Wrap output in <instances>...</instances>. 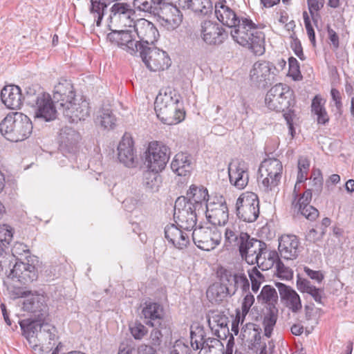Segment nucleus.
<instances>
[{"label": "nucleus", "instance_id": "obj_1", "mask_svg": "<svg viewBox=\"0 0 354 354\" xmlns=\"http://www.w3.org/2000/svg\"><path fill=\"white\" fill-rule=\"evenodd\" d=\"M215 15L223 25L232 28L233 40L255 55L265 53V35L250 19L239 17L226 2L215 5Z\"/></svg>", "mask_w": 354, "mask_h": 354}, {"label": "nucleus", "instance_id": "obj_2", "mask_svg": "<svg viewBox=\"0 0 354 354\" xmlns=\"http://www.w3.org/2000/svg\"><path fill=\"white\" fill-rule=\"evenodd\" d=\"M19 324L23 335L35 351L38 347L41 351L44 349H52L55 346L57 329L54 326L41 320L31 319L21 320Z\"/></svg>", "mask_w": 354, "mask_h": 354}, {"label": "nucleus", "instance_id": "obj_3", "mask_svg": "<svg viewBox=\"0 0 354 354\" xmlns=\"http://www.w3.org/2000/svg\"><path fill=\"white\" fill-rule=\"evenodd\" d=\"M180 95L171 87L161 89L154 102L157 117L168 125L178 124L185 118V113L179 106Z\"/></svg>", "mask_w": 354, "mask_h": 354}, {"label": "nucleus", "instance_id": "obj_4", "mask_svg": "<svg viewBox=\"0 0 354 354\" xmlns=\"http://www.w3.org/2000/svg\"><path fill=\"white\" fill-rule=\"evenodd\" d=\"M30 119L20 112L9 113L0 123V131L8 140L21 142L30 137L32 132Z\"/></svg>", "mask_w": 354, "mask_h": 354}, {"label": "nucleus", "instance_id": "obj_5", "mask_svg": "<svg viewBox=\"0 0 354 354\" xmlns=\"http://www.w3.org/2000/svg\"><path fill=\"white\" fill-rule=\"evenodd\" d=\"M265 103L270 110L284 112L294 105V92L286 84H277L267 92Z\"/></svg>", "mask_w": 354, "mask_h": 354}, {"label": "nucleus", "instance_id": "obj_6", "mask_svg": "<svg viewBox=\"0 0 354 354\" xmlns=\"http://www.w3.org/2000/svg\"><path fill=\"white\" fill-rule=\"evenodd\" d=\"M283 166L277 158L265 159L259 168L257 178L259 187L268 192L276 187L281 180Z\"/></svg>", "mask_w": 354, "mask_h": 354}, {"label": "nucleus", "instance_id": "obj_7", "mask_svg": "<svg viewBox=\"0 0 354 354\" xmlns=\"http://www.w3.org/2000/svg\"><path fill=\"white\" fill-rule=\"evenodd\" d=\"M236 215L244 222H254L259 215V201L258 196L253 192L241 194L236 203Z\"/></svg>", "mask_w": 354, "mask_h": 354}, {"label": "nucleus", "instance_id": "obj_8", "mask_svg": "<svg viewBox=\"0 0 354 354\" xmlns=\"http://www.w3.org/2000/svg\"><path fill=\"white\" fill-rule=\"evenodd\" d=\"M186 204L183 196L178 197L174 205V218L176 225L183 230L190 232L196 225L198 218L203 215Z\"/></svg>", "mask_w": 354, "mask_h": 354}, {"label": "nucleus", "instance_id": "obj_9", "mask_svg": "<svg viewBox=\"0 0 354 354\" xmlns=\"http://www.w3.org/2000/svg\"><path fill=\"white\" fill-rule=\"evenodd\" d=\"M143 62L151 71H161L171 66V59L167 52L156 47L143 45L139 51Z\"/></svg>", "mask_w": 354, "mask_h": 354}, {"label": "nucleus", "instance_id": "obj_10", "mask_svg": "<svg viewBox=\"0 0 354 354\" xmlns=\"http://www.w3.org/2000/svg\"><path fill=\"white\" fill-rule=\"evenodd\" d=\"M169 148L162 142H150L145 158L147 168L152 171H162L169 160Z\"/></svg>", "mask_w": 354, "mask_h": 354}, {"label": "nucleus", "instance_id": "obj_11", "mask_svg": "<svg viewBox=\"0 0 354 354\" xmlns=\"http://www.w3.org/2000/svg\"><path fill=\"white\" fill-rule=\"evenodd\" d=\"M192 239L198 248L210 251L221 243V234L216 229L198 226L193 230Z\"/></svg>", "mask_w": 354, "mask_h": 354}, {"label": "nucleus", "instance_id": "obj_12", "mask_svg": "<svg viewBox=\"0 0 354 354\" xmlns=\"http://www.w3.org/2000/svg\"><path fill=\"white\" fill-rule=\"evenodd\" d=\"M110 30L111 32L107 35L109 41L123 48L131 55L137 53L143 48V44L133 38L131 28L124 30H111V28Z\"/></svg>", "mask_w": 354, "mask_h": 354}, {"label": "nucleus", "instance_id": "obj_13", "mask_svg": "<svg viewBox=\"0 0 354 354\" xmlns=\"http://www.w3.org/2000/svg\"><path fill=\"white\" fill-rule=\"evenodd\" d=\"M293 200L292 202V208L295 212L300 213L310 221L315 220L319 216L318 210L310 203L312 199L311 189H306L302 194L299 195L296 192V186L294 187Z\"/></svg>", "mask_w": 354, "mask_h": 354}, {"label": "nucleus", "instance_id": "obj_14", "mask_svg": "<svg viewBox=\"0 0 354 354\" xmlns=\"http://www.w3.org/2000/svg\"><path fill=\"white\" fill-rule=\"evenodd\" d=\"M239 252L248 264H257L258 261L262 260L263 254L267 253V245L263 241L251 238L249 235Z\"/></svg>", "mask_w": 354, "mask_h": 354}, {"label": "nucleus", "instance_id": "obj_15", "mask_svg": "<svg viewBox=\"0 0 354 354\" xmlns=\"http://www.w3.org/2000/svg\"><path fill=\"white\" fill-rule=\"evenodd\" d=\"M201 35L203 40L209 45H219L227 37V32L219 24L205 20L201 24Z\"/></svg>", "mask_w": 354, "mask_h": 354}, {"label": "nucleus", "instance_id": "obj_16", "mask_svg": "<svg viewBox=\"0 0 354 354\" xmlns=\"http://www.w3.org/2000/svg\"><path fill=\"white\" fill-rule=\"evenodd\" d=\"M277 71L273 64L269 62L260 61L254 64L250 71V79L258 86L265 87L270 84Z\"/></svg>", "mask_w": 354, "mask_h": 354}, {"label": "nucleus", "instance_id": "obj_17", "mask_svg": "<svg viewBox=\"0 0 354 354\" xmlns=\"http://www.w3.org/2000/svg\"><path fill=\"white\" fill-rule=\"evenodd\" d=\"M209 222L214 225H224L229 217L228 208L225 200L221 196L209 202L204 213Z\"/></svg>", "mask_w": 354, "mask_h": 354}, {"label": "nucleus", "instance_id": "obj_18", "mask_svg": "<svg viewBox=\"0 0 354 354\" xmlns=\"http://www.w3.org/2000/svg\"><path fill=\"white\" fill-rule=\"evenodd\" d=\"M70 122H77L84 120L89 115L88 103L82 98L70 101L59 111Z\"/></svg>", "mask_w": 354, "mask_h": 354}, {"label": "nucleus", "instance_id": "obj_19", "mask_svg": "<svg viewBox=\"0 0 354 354\" xmlns=\"http://www.w3.org/2000/svg\"><path fill=\"white\" fill-rule=\"evenodd\" d=\"M37 277L35 266L17 261L8 274V279L26 285L35 281Z\"/></svg>", "mask_w": 354, "mask_h": 354}, {"label": "nucleus", "instance_id": "obj_20", "mask_svg": "<svg viewBox=\"0 0 354 354\" xmlns=\"http://www.w3.org/2000/svg\"><path fill=\"white\" fill-rule=\"evenodd\" d=\"M208 191L203 186H196L192 185L187 192L185 198L186 204L190 205V207L195 209L198 213L204 214L205 209L209 205Z\"/></svg>", "mask_w": 354, "mask_h": 354}, {"label": "nucleus", "instance_id": "obj_21", "mask_svg": "<svg viewBox=\"0 0 354 354\" xmlns=\"http://www.w3.org/2000/svg\"><path fill=\"white\" fill-rule=\"evenodd\" d=\"M132 28L140 39L139 43L145 46L153 44L159 37V32L153 23L140 18L134 21Z\"/></svg>", "mask_w": 354, "mask_h": 354}, {"label": "nucleus", "instance_id": "obj_22", "mask_svg": "<svg viewBox=\"0 0 354 354\" xmlns=\"http://www.w3.org/2000/svg\"><path fill=\"white\" fill-rule=\"evenodd\" d=\"M142 315L147 326L153 328H165L164 310L158 303L146 302L142 310Z\"/></svg>", "mask_w": 354, "mask_h": 354}, {"label": "nucleus", "instance_id": "obj_23", "mask_svg": "<svg viewBox=\"0 0 354 354\" xmlns=\"http://www.w3.org/2000/svg\"><path fill=\"white\" fill-rule=\"evenodd\" d=\"M75 92L71 80L60 79L55 86L53 90V98L59 111L64 108V105L71 100H74Z\"/></svg>", "mask_w": 354, "mask_h": 354}, {"label": "nucleus", "instance_id": "obj_24", "mask_svg": "<svg viewBox=\"0 0 354 354\" xmlns=\"http://www.w3.org/2000/svg\"><path fill=\"white\" fill-rule=\"evenodd\" d=\"M31 107L35 109V118H40L46 122H49L55 120L57 117V111L48 93L43 94L38 102Z\"/></svg>", "mask_w": 354, "mask_h": 354}, {"label": "nucleus", "instance_id": "obj_25", "mask_svg": "<svg viewBox=\"0 0 354 354\" xmlns=\"http://www.w3.org/2000/svg\"><path fill=\"white\" fill-rule=\"evenodd\" d=\"M118 158L127 167H135L138 163L134 151L133 141L129 136H124L118 147Z\"/></svg>", "mask_w": 354, "mask_h": 354}, {"label": "nucleus", "instance_id": "obj_26", "mask_svg": "<svg viewBox=\"0 0 354 354\" xmlns=\"http://www.w3.org/2000/svg\"><path fill=\"white\" fill-rule=\"evenodd\" d=\"M299 241L295 235L283 234L279 239L278 251L280 257L286 260L296 259L299 255Z\"/></svg>", "mask_w": 354, "mask_h": 354}, {"label": "nucleus", "instance_id": "obj_27", "mask_svg": "<svg viewBox=\"0 0 354 354\" xmlns=\"http://www.w3.org/2000/svg\"><path fill=\"white\" fill-rule=\"evenodd\" d=\"M228 174L230 183L239 189L248 183V167L243 162H231L228 166Z\"/></svg>", "mask_w": 354, "mask_h": 354}, {"label": "nucleus", "instance_id": "obj_28", "mask_svg": "<svg viewBox=\"0 0 354 354\" xmlns=\"http://www.w3.org/2000/svg\"><path fill=\"white\" fill-rule=\"evenodd\" d=\"M276 287L278 288L281 301L285 306L292 313L299 312L302 307L299 295L290 286L284 283L277 282Z\"/></svg>", "mask_w": 354, "mask_h": 354}, {"label": "nucleus", "instance_id": "obj_29", "mask_svg": "<svg viewBox=\"0 0 354 354\" xmlns=\"http://www.w3.org/2000/svg\"><path fill=\"white\" fill-rule=\"evenodd\" d=\"M135 15V11L131 6L126 3H115L111 8V15L109 18L111 22L114 21H122L124 26L132 28L134 23L131 19Z\"/></svg>", "mask_w": 354, "mask_h": 354}, {"label": "nucleus", "instance_id": "obj_30", "mask_svg": "<svg viewBox=\"0 0 354 354\" xmlns=\"http://www.w3.org/2000/svg\"><path fill=\"white\" fill-rule=\"evenodd\" d=\"M248 237V233L241 232L239 227L234 225H229L225 230L224 245L227 250L238 248L240 250Z\"/></svg>", "mask_w": 354, "mask_h": 354}, {"label": "nucleus", "instance_id": "obj_31", "mask_svg": "<svg viewBox=\"0 0 354 354\" xmlns=\"http://www.w3.org/2000/svg\"><path fill=\"white\" fill-rule=\"evenodd\" d=\"M183 230L174 224L167 225L165 228V238L178 249H183L189 243V236Z\"/></svg>", "mask_w": 354, "mask_h": 354}, {"label": "nucleus", "instance_id": "obj_32", "mask_svg": "<svg viewBox=\"0 0 354 354\" xmlns=\"http://www.w3.org/2000/svg\"><path fill=\"white\" fill-rule=\"evenodd\" d=\"M3 103L10 109H19L23 104L22 93L18 86H6L1 92Z\"/></svg>", "mask_w": 354, "mask_h": 354}, {"label": "nucleus", "instance_id": "obj_33", "mask_svg": "<svg viewBox=\"0 0 354 354\" xmlns=\"http://www.w3.org/2000/svg\"><path fill=\"white\" fill-rule=\"evenodd\" d=\"M179 7L183 10H190L197 15H206L212 12V4L210 0H179Z\"/></svg>", "mask_w": 354, "mask_h": 354}, {"label": "nucleus", "instance_id": "obj_34", "mask_svg": "<svg viewBox=\"0 0 354 354\" xmlns=\"http://www.w3.org/2000/svg\"><path fill=\"white\" fill-rule=\"evenodd\" d=\"M171 168L178 176H187L192 169L190 156L185 153H177L171 163Z\"/></svg>", "mask_w": 354, "mask_h": 354}, {"label": "nucleus", "instance_id": "obj_35", "mask_svg": "<svg viewBox=\"0 0 354 354\" xmlns=\"http://www.w3.org/2000/svg\"><path fill=\"white\" fill-rule=\"evenodd\" d=\"M116 118L112 109L108 106H103L98 111L96 122L104 129H112L116 124Z\"/></svg>", "mask_w": 354, "mask_h": 354}, {"label": "nucleus", "instance_id": "obj_36", "mask_svg": "<svg viewBox=\"0 0 354 354\" xmlns=\"http://www.w3.org/2000/svg\"><path fill=\"white\" fill-rule=\"evenodd\" d=\"M297 288L300 292H306L311 295L316 302L323 304L322 295L324 293V290L312 285L310 281L308 279L298 277L297 281Z\"/></svg>", "mask_w": 354, "mask_h": 354}, {"label": "nucleus", "instance_id": "obj_37", "mask_svg": "<svg viewBox=\"0 0 354 354\" xmlns=\"http://www.w3.org/2000/svg\"><path fill=\"white\" fill-rule=\"evenodd\" d=\"M26 299L23 303L24 310L30 313H37L42 310L44 307V296L37 293L32 294L28 291V295L24 296Z\"/></svg>", "mask_w": 354, "mask_h": 354}, {"label": "nucleus", "instance_id": "obj_38", "mask_svg": "<svg viewBox=\"0 0 354 354\" xmlns=\"http://www.w3.org/2000/svg\"><path fill=\"white\" fill-rule=\"evenodd\" d=\"M242 339L256 347L261 342V329L254 324L248 323L241 330Z\"/></svg>", "mask_w": 354, "mask_h": 354}, {"label": "nucleus", "instance_id": "obj_39", "mask_svg": "<svg viewBox=\"0 0 354 354\" xmlns=\"http://www.w3.org/2000/svg\"><path fill=\"white\" fill-rule=\"evenodd\" d=\"M61 140L63 145L73 149L81 139L80 134L73 128L66 127L62 129Z\"/></svg>", "mask_w": 354, "mask_h": 354}, {"label": "nucleus", "instance_id": "obj_40", "mask_svg": "<svg viewBox=\"0 0 354 354\" xmlns=\"http://www.w3.org/2000/svg\"><path fill=\"white\" fill-rule=\"evenodd\" d=\"M46 93L43 92L41 88L38 85H31L26 86L25 88V93L22 94V102L26 103L27 105L32 106L43 94Z\"/></svg>", "mask_w": 354, "mask_h": 354}, {"label": "nucleus", "instance_id": "obj_41", "mask_svg": "<svg viewBox=\"0 0 354 354\" xmlns=\"http://www.w3.org/2000/svg\"><path fill=\"white\" fill-rule=\"evenodd\" d=\"M263 254L262 260L258 261L257 265L261 270H268L272 268L274 266L276 267L279 262H281V257L279 251L270 250L268 252L267 255Z\"/></svg>", "mask_w": 354, "mask_h": 354}, {"label": "nucleus", "instance_id": "obj_42", "mask_svg": "<svg viewBox=\"0 0 354 354\" xmlns=\"http://www.w3.org/2000/svg\"><path fill=\"white\" fill-rule=\"evenodd\" d=\"M257 299L261 303L268 304L270 307H275L278 301V294L276 290L270 285L263 287L260 294L257 296Z\"/></svg>", "mask_w": 354, "mask_h": 354}, {"label": "nucleus", "instance_id": "obj_43", "mask_svg": "<svg viewBox=\"0 0 354 354\" xmlns=\"http://www.w3.org/2000/svg\"><path fill=\"white\" fill-rule=\"evenodd\" d=\"M206 333L203 327L196 326L194 329L191 328L190 331V344L192 348L197 351L204 348Z\"/></svg>", "mask_w": 354, "mask_h": 354}, {"label": "nucleus", "instance_id": "obj_44", "mask_svg": "<svg viewBox=\"0 0 354 354\" xmlns=\"http://www.w3.org/2000/svg\"><path fill=\"white\" fill-rule=\"evenodd\" d=\"M230 279L233 281L234 287L230 288V296L235 294L238 288H240L243 293H247L250 290V283L244 274H234V275H228Z\"/></svg>", "mask_w": 354, "mask_h": 354}, {"label": "nucleus", "instance_id": "obj_45", "mask_svg": "<svg viewBox=\"0 0 354 354\" xmlns=\"http://www.w3.org/2000/svg\"><path fill=\"white\" fill-rule=\"evenodd\" d=\"M160 171H152L148 169L144 172L143 174V183L147 188L151 192H155L158 189L160 184L161 177L159 175Z\"/></svg>", "mask_w": 354, "mask_h": 354}, {"label": "nucleus", "instance_id": "obj_46", "mask_svg": "<svg viewBox=\"0 0 354 354\" xmlns=\"http://www.w3.org/2000/svg\"><path fill=\"white\" fill-rule=\"evenodd\" d=\"M91 3L90 12L93 16L96 26H100L107 4L104 0H91Z\"/></svg>", "mask_w": 354, "mask_h": 354}, {"label": "nucleus", "instance_id": "obj_47", "mask_svg": "<svg viewBox=\"0 0 354 354\" xmlns=\"http://www.w3.org/2000/svg\"><path fill=\"white\" fill-rule=\"evenodd\" d=\"M278 310L275 307H270L267 313L264 315L263 324L264 326V333L268 337L271 336L273 327L277 319Z\"/></svg>", "mask_w": 354, "mask_h": 354}, {"label": "nucleus", "instance_id": "obj_48", "mask_svg": "<svg viewBox=\"0 0 354 354\" xmlns=\"http://www.w3.org/2000/svg\"><path fill=\"white\" fill-rule=\"evenodd\" d=\"M228 291L229 290L222 283L221 284H213L207 290V296L216 301H222L230 295Z\"/></svg>", "mask_w": 354, "mask_h": 354}, {"label": "nucleus", "instance_id": "obj_49", "mask_svg": "<svg viewBox=\"0 0 354 354\" xmlns=\"http://www.w3.org/2000/svg\"><path fill=\"white\" fill-rule=\"evenodd\" d=\"M207 322L212 330H213L216 326L223 328L227 326L228 318L221 313L214 312L208 317Z\"/></svg>", "mask_w": 354, "mask_h": 354}, {"label": "nucleus", "instance_id": "obj_50", "mask_svg": "<svg viewBox=\"0 0 354 354\" xmlns=\"http://www.w3.org/2000/svg\"><path fill=\"white\" fill-rule=\"evenodd\" d=\"M129 330L135 339H142L147 333L148 329L142 324L136 322L129 325Z\"/></svg>", "mask_w": 354, "mask_h": 354}, {"label": "nucleus", "instance_id": "obj_51", "mask_svg": "<svg viewBox=\"0 0 354 354\" xmlns=\"http://www.w3.org/2000/svg\"><path fill=\"white\" fill-rule=\"evenodd\" d=\"M13 237V229L7 224L0 225V244L3 246L9 245Z\"/></svg>", "mask_w": 354, "mask_h": 354}, {"label": "nucleus", "instance_id": "obj_52", "mask_svg": "<svg viewBox=\"0 0 354 354\" xmlns=\"http://www.w3.org/2000/svg\"><path fill=\"white\" fill-rule=\"evenodd\" d=\"M291 41H290V47L292 50L294 51L295 54L301 59L304 60L306 59L304 53H303V48L301 46V41L299 39L296 37V35L295 32H293L290 35Z\"/></svg>", "mask_w": 354, "mask_h": 354}, {"label": "nucleus", "instance_id": "obj_53", "mask_svg": "<svg viewBox=\"0 0 354 354\" xmlns=\"http://www.w3.org/2000/svg\"><path fill=\"white\" fill-rule=\"evenodd\" d=\"M330 95L333 101L335 103L336 114H338L339 116L342 115L343 113V104L342 102V95L340 92L337 89L333 88L330 90Z\"/></svg>", "mask_w": 354, "mask_h": 354}, {"label": "nucleus", "instance_id": "obj_54", "mask_svg": "<svg viewBox=\"0 0 354 354\" xmlns=\"http://www.w3.org/2000/svg\"><path fill=\"white\" fill-rule=\"evenodd\" d=\"M8 280L9 279H8L6 280H4L3 285L6 287L9 294L12 295L14 298H18L28 295V291H23L19 288H15L8 281Z\"/></svg>", "mask_w": 354, "mask_h": 354}, {"label": "nucleus", "instance_id": "obj_55", "mask_svg": "<svg viewBox=\"0 0 354 354\" xmlns=\"http://www.w3.org/2000/svg\"><path fill=\"white\" fill-rule=\"evenodd\" d=\"M289 64V73L294 80L300 75V67L299 64L296 58L291 57L288 59Z\"/></svg>", "mask_w": 354, "mask_h": 354}, {"label": "nucleus", "instance_id": "obj_56", "mask_svg": "<svg viewBox=\"0 0 354 354\" xmlns=\"http://www.w3.org/2000/svg\"><path fill=\"white\" fill-rule=\"evenodd\" d=\"M277 274L279 277L289 279H291L293 274L292 271L288 267L285 266L282 261L279 262L276 267Z\"/></svg>", "mask_w": 354, "mask_h": 354}, {"label": "nucleus", "instance_id": "obj_57", "mask_svg": "<svg viewBox=\"0 0 354 354\" xmlns=\"http://www.w3.org/2000/svg\"><path fill=\"white\" fill-rule=\"evenodd\" d=\"M254 302V297L250 292H247L243 298L241 306L242 314L243 315L248 314Z\"/></svg>", "mask_w": 354, "mask_h": 354}, {"label": "nucleus", "instance_id": "obj_58", "mask_svg": "<svg viewBox=\"0 0 354 354\" xmlns=\"http://www.w3.org/2000/svg\"><path fill=\"white\" fill-rule=\"evenodd\" d=\"M189 348L182 341L175 342L171 350L170 354H189Z\"/></svg>", "mask_w": 354, "mask_h": 354}, {"label": "nucleus", "instance_id": "obj_59", "mask_svg": "<svg viewBox=\"0 0 354 354\" xmlns=\"http://www.w3.org/2000/svg\"><path fill=\"white\" fill-rule=\"evenodd\" d=\"M324 234V229L320 233H319L315 229L312 228L307 232L306 239L309 242L315 243L322 238Z\"/></svg>", "mask_w": 354, "mask_h": 354}, {"label": "nucleus", "instance_id": "obj_60", "mask_svg": "<svg viewBox=\"0 0 354 354\" xmlns=\"http://www.w3.org/2000/svg\"><path fill=\"white\" fill-rule=\"evenodd\" d=\"M228 275H234L230 271L224 270L221 273V281L227 289L229 290L228 292L230 293V288L231 287H234V283L233 281H231L230 278L228 277Z\"/></svg>", "mask_w": 354, "mask_h": 354}, {"label": "nucleus", "instance_id": "obj_61", "mask_svg": "<svg viewBox=\"0 0 354 354\" xmlns=\"http://www.w3.org/2000/svg\"><path fill=\"white\" fill-rule=\"evenodd\" d=\"M310 13L313 17L314 12L320 10L324 4V0H307Z\"/></svg>", "mask_w": 354, "mask_h": 354}, {"label": "nucleus", "instance_id": "obj_62", "mask_svg": "<svg viewBox=\"0 0 354 354\" xmlns=\"http://www.w3.org/2000/svg\"><path fill=\"white\" fill-rule=\"evenodd\" d=\"M304 272L311 279L316 281L318 283L322 282L324 279V275L321 271H316L310 269L309 268L305 267Z\"/></svg>", "mask_w": 354, "mask_h": 354}, {"label": "nucleus", "instance_id": "obj_63", "mask_svg": "<svg viewBox=\"0 0 354 354\" xmlns=\"http://www.w3.org/2000/svg\"><path fill=\"white\" fill-rule=\"evenodd\" d=\"M160 329V328L156 327L151 332L150 339L151 344L154 346H158L160 344L161 337H162Z\"/></svg>", "mask_w": 354, "mask_h": 354}, {"label": "nucleus", "instance_id": "obj_64", "mask_svg": "<svg viewBox=\"0 0 354 354\" xmlns=\"http://www.w3.org/2000/svg\"><path fill=\"white\" fill-rule=\"evenodd\" d=\"M313 187L310 189L312 194L319 195L323 187V180L322 177H315L313 180Z\"/></svg>", "mask_w": 354, "mask_h": 354}]
</instances>
